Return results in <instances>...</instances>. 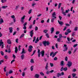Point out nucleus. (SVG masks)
<instances>
[{
  "label": "nucleus",
  "instance_id": "obj_1",
  "mask_svg": "<svg viewBox=\"0 0 78 78\" xmlns=\"http://www.w3.org/2000/svg\"><path fill=\"white\" fill-rule=\"evenodd\" d=\"M40 50H39V49H38V58H40V55H41V56L42 57H44V55L45 54V51H44V50H43L41 51V52L40 51Z\"/></svg>",
  "mask_w": 78,
  "mask_h": 78
},
{
  "label": "nucleus",
  "instance_id": "obj_2",
  "mask_svg": "<svg viewBox=\"0 0 78 78\" xmlns=\"http://www.w3.org/2000/svg\"><path fill=\"white\" fill-rule=\"evenodd\" d=\"M33 47L31 45H30L29 47V49H28V51L29 52H30L32 51V50H33Z\"/></svg>",
  "mask_w": 78,
  "mask_h": 78
},
{
  "label": "nucleus",
  "instance_id": "obj_3",
  "mask_svg": "<svg viewBox=\"0 0 78 78\" xmlns=\"http://www.w3.org/2000/svg\"><path fill=\"white\" fill-rule=\"evenodd\" d=\"M66 65L69 67H70L72 66V62H71V61H68V64H67Z\"/></svg>",
  "mask_w": 78,
  "mask_h": 78
},
{
  "label": "nucleus",
  "instance_id": "obj_4",
  "mask_svg": "<svg viewBox=\"0 0 78 78\" xmlns=\"http://www.w3.org/2000/svg\"><path fill=\"white\" fill-rule=\"evenodd\" d=\"M4 44H3V42H2V40H1L0 41V47L2 46V48H3V46Z\"/></svg>",
  "mask_w": 78,
  "mask_h": 78
},
{
  "label": "nucleus",
  "instance_id": "obj_5",
  "mask_svg": "<svg viewBox=\"0 0 78 78\" xmlns=\"http://www.w3.org/2000/svg\"><path fill=\"white\" fill-rule=\"evenodd\" d=\"M25 16L24 15L23 17L21 18V22H22V23H23L24 22L23 20H24V19H25Z\"/></svg>",
  "mask_w": 78,
  "mask_h": 78
},
{
  "label": "nucleus",
  "instance_id": "obj_6",
  "mask_svg": "<svg viewBox=\"0 0 78 78\" xmlns=\"http://www.w3.org/2000/svg\"><path fill=\"white\" fill-rule=\"evenodd\" d=\"M67 47V45L65 44L64 46H63V47H65V49H64L63 50L64 51H67V50L68 48Z\"/></svg>",
  "mask_w": 78,
  "mask_h": 78
},
{
  "label": "nucleus",
  "instance_id": "obj_7",
  "mask_svg": "<svg viewBox=\"0 0 78 78\" xmlns=\"http://www.w3.org/2000/svg\"><path fill=\"white\" fill-rule=\"evenodd\" d=\"M33 30H32L30 31V36L31 37H33V34H34V33H33Z\"/></svg>",
  "mask_w": 78,
  "mask_h": 78
},
{
  "label": "nucleus",
  "instance_id": "obj_8",
  "mask_svg": "<svg viewBox=\"0 0 78 78\" xmlns=\"http://www.w3.org/2000/svg\"><path fill=\"white\" fill-rule=\"evenodd\" d=\"M58 22L60 25H64V23H63L62 21H60L59 20H58Z\"/></svg>",
  "mask_w": 78,
  "mask_h": 78
},
{
  "label": "nucleus",
  "instance_id": "obj_9",
  "mask_svg": "<svg viewBox=\"0 0 78 78\" xmlns=\"http://www.w3.org/2000/svg\"><path fill=\"white\" fill-rule=\"evenodd\" d=\"M48 63H47L45 67V69L46 70H48Z\"/></svg>",
  "mask_w": 78,
  "mask_h": 78
},
{
  "label": "nucleus",
  "instance_id": "obj_10",
  "mask_svg": "<svg viewBox=\"0 0 78 78\" xmlns=\"http://www.w3.org/2000/svg\"><path fill=\"white\" fill-rule=\"evenodd\" d=\"M25 54V53H26V51H25V49H24V48H23L22 50V51L21 52V54Z\"/></svg>",
  "mask_w": 78,
  "mask_h": 78
},
{
  "label": "nucleus",
  "instance_id": "obj_11",
  "mask_svg": "<svg viewBox=\"0 0 78 78\" xmlns=\"http://www.w3.org/2000/svg\"><path fill=\"white\" fill-rule=\"evenodd\" d=\"M52 17H53L55 18V19H56V16H56V13L55 12H54L52 14Z\"/></svg>",
  "mask_w": 78,
  "mask_h": 78
},
{
  "label": "nucleus",
  "instance_id": "obj_12",
  "mask_svg": "<svg viewBox=\"0 0 78 78\" xmlns=\"http://www.w3.org/2000/svg\"><path fill=\"white\" fill-rule=\"evenodd\" d=\"M7 42V44H11V41L10 39H9L8 40Z\"/></svg>",
  "mask_w": 78,
  "mask_h": 78
},
{
  "label": "nucleus",
  "instance_id": "obj_13",
  "mask_svg": "<svg viewBox=\"0 0 78 78\" xmlns=\"http://www.w3.org/2000/svg\"><path fill=\"white\" fill-rule=\"evenodd\" d=\"M4 22V21L3 20V19L1 18L0 19V24H2V23Z\"/></svg>",
  "mask_w": 78,
  "mask_h": 78
},
{
  "label": "nucleus",
  "instance_id": "obj_14",
  "mask_svg": "<svg viewBox=\"0 0 78 78\" xmlns=\"http://www.w3.org/2000/svg\"><path fill=\"white\" fill-rule=\"evenodd\" d=\"M57 53H58V51L55 52L54 53H53L52 54V58H54V57H55V55H56Z\"/></svg>",
  "mask_w": 78,
  "mask_h": 78
},
{
  "label": "nucleus",
  "instance_id": "obj_15",
  "mask_svg": "<svg viewBox=\"0 0 78 78\" xmlns=\"http://www.w3.org/2000/svg\"><path fill=\"white\" fill-rule=\"evenodd\" d=\"M34 77L36 78H39V75L36 74L35 75Z\"/></svg>",
  "mask_w": 78,
  "mask_h": 78
},
{
  "label": "nucleus",
  "instance_id": "obj_16",
  "mask_svg": "<svg viewBox=\"0 0 78 78\" xmlns=\"http://www.w3.org/2000/svg\"><path fill=\"white\" fill-rule=\"evenodd\" d=\"M51 22H54V20H55L56 18H54V17H51Z\"/></svg>",
  "mask_w": 78,
  "mask_h": 78
},
{
  "label": "nucleus",
  "instance_id": "obj_17",
  "mask_svg": "<svg viewBox=\"0 0 78 78\" xmlns=\"http://www.w3.org/2000/svg\"><path fill=\"white\" fill-rule=\"evenodd\" d=\"M24 58H25V55L24 54H22L21 56V59H22L23 60V59H24Z\"/></svg>",
  "mask_w": 78,
  "mask_h": 78
},
{
  "label": "nucleus",
  "instance_id": "obj_18",
  "mask_svg": "<svg viewBox=\"0 0 78 78\" xmlns=\"http://www.w3.org/2000/svg\"><path fill=\"white\" fill-rule=\"evenodd\" d=\"M43 44L44 46L47 45V41H44L43 42Z\"/></svg>",
  "mask_w": 78,
  "mask_h": 78
},
{
  "label": "nucleus",
  "instance_id": "obj_19",
  "mask_svg": "<svg viewBox=\"0 0 78 78\" xmlns=\"http://www.w3.org/2000/svg\"><path fill=\"white\" fill-rule=\"evenodd\" d=\"M61 38H58L57 39V41L58 42H61Z\"/></svg>",
  "mask_w": 78,
  "mask_h": 78
},
{
  "label": "nucleus",
  "instance_id": "obj_20",
  "mask_svg": "<svg viewBox=\"0 0 78 78\" xmlns=\"http://www.w3.org/2000/svg\"><path fill=\"white\" fill-rule=\"evenodd\" d=\"M51 34H52L53 32H54V28L53 27H52L51 28Z\"/></svg>",
  "mask_w": 78,
  "mask_h": 78
},
{
  "label": "nucleus",
  "instance_id": "obj_21",
  "mask_svg": "<svg viewBox=\"0 0 78 78\" xmlns=\"http://www.w3.org/2000/svg\"><path fill=\"white\" fill-rule=\"evenodd\" d=\"M15 49V53H17V51H18V48H17V47H16Z\"/></svg>",
  "mask_w": 78,
  "mask_h": 78
},
{
  "label": "nucleus",
  "instance_id": "obj_22",
  "mask_svg": "<svg viewBox=\"0 0 78 78\" xmlns=\"http://www.w3.org/2000/svg\"><path fill=\"white\" fill-rule=\"evenodd\" d=\"M64 62L63 61H62L61 62L60 64L62 66H64Z\"/></svg>",
  "mask_w": 78,
  "mask_h": 78
},
{
  "label": "nucleus",
  "instance_id": "obj_23",
  "mask_svg": "<svg viewBox=\"0 0 78 78\" xmlns=\"http://www.w3.org/2000/svg\"><path fill=\"white\" fill-rule=\"evenodd\" d=\"M61 10L62 11V13H64V12H65V11H64V9H63V7L61 8Z\"/></svg>",
  "mask_w": 78,
  "mask_h": 78
},
{
  "label": "nucleus",
  "instance_id": "obj_24",
  "mask_svg": "<svg viewBox=\"0 0 78 78\" xmlns=\"http://www.w3.org/2000/svg\"><path fill=\"white\" fill-rule=\"evenodd\" d=\"M2 9H6V8H8V6L7 5L6 6H3L1 7Z\"/></svg>",
  "mask_w": 78,
  "mask_h": 78
},
{
  "label": "nucleus",
  "instance_id": "obj_25",
  "mask_svg": "<svg viewBox=\"0 0 78 78\" xmlns=\"http://www.w3.org/2000/svg\"><path fill=\"white\" fill-rule=\"evenodd\" d=\"M9 30H10V33H12V27H10L9 28Z\"/></svg>",
  "mask_w": 78,
  "mask_h": 78
},
{
  "label": "nucleus",
  "instance_id": "obj_26",
  "mask_svg": "<svg viewBox=\"0 0 78 78\" xmlns=\"http://www.w3.org/2000/svg\"><path fill=\"white\" fill-rule=\"evenodd\" d=\"M48 32V30H43V33L46 34Z\"/></svg>",
  "mask_w": 78,
  "mask_h": 78
},
{
  "label": "nucleus",
  "instance_id": "obj_27",
  "mask_svg": "<svg viewBox=\"0 0 78 78\" xmlns=\"http://www.w3.org/2000/svg\"><path fill=\"white\" fill-rule=\"evenodd\" d=\"M7 1V0H1V2L2 3H5Z\"/></svg>",
  "mask_w": 78,
  "mask_h": 78
},
{
  "label": "nucleus",
  "instance_id": "obj_28",
  "mask_svg": "<svg viewBox=\"0 0 78 78\" xmlns=\"http://www.w3.org/2000/svg\"><path fill=\"white\" fill-rule=\"evenodd\" d=\"M66 31L68 33H71V31H72L71 30H70V29H68Z\"/></svg>",
  "mask_w": 78,
  "mask_h": 78
},
{
  "label": "nucleus",
  "instance_id": "obj_29",
  "mask_svg": "<svg viewBox=\"0 0 78 78\" xmlns=\"http://www.w3.org/2000/svg\"><path fill=\"white\" fill-rule=\"evenodd\" d=\"M31 12H32V9H30L29 11V12H28L29 14H30L31 13Z\"/></svg>",
  "mask_w": 78,
  "mask_h": 78
},
{
  "label": "nucleus",
  "instance_id": "obj_30",
  "mask_svg": "<svg viewBox=\"0 0 78 78\" xmlns=\"http://www.w3.org/2000/svg\"><path fill=\"white\" fill-rule=\"evenodd\" d=\"M33 66H32L31 67H30V70L31 71V72H32V71H33Z\"/></svg>",
  "mask_w": 78,
  "mask_h": 78
},
{
  "label": "nucleus",
  "instance_id": "obj_31",
  "mask_svg": "<svg viewBox=\"0 0 78 78\" xmlns=\"http://www.w3.org/2000/svg\"><path fill=\"white\" fill-rule=\"evenodd\" d=\"M63 70H64V71H65V72L67 71V67L64 68H63Z\"/></svg>",
  "mask_w": 78,
  "mask_h": 78
},
{
  "label": "nucleus",
  "instance_id": "obj_32",
  "mask_svg": "<svg viewBox=\"0 0 78 78\" xmlns=\"http://www.w3.org/2000/svg\"><path fill=\"white\" fill-rule=\"evenodd\" d=\"M13 73V71H12V70H10L9 71V74H11V73Z\"/></svg>",
  "mask_w": 78,
  "mask_h": 78
},
{
  "label": "nucleus",
  "instance_id": "obj_33",
  "mask_svg": "<svg viewBox=\"0 0 78 78\" xmlns=\"http://www.w3.org/2000/svg\"><path fill=\"white\" fill-rule=\"evenodd\" d=\"M72 75L73 76V78H74V77H75L76 76V74L75 73H73L72 74Z\"/></svg>",
  "mask_w": 78,
  "mask_h": 78
},
{
  "label": "nucleus",
  "instance_id": "obj_34",
  "mask_svg": "<svg viewBox=\"0 0 78 78\" xmlns=\"http://www.w3.org/2000/svg\"><path fill=\"white\" fill-rule=\"evenodd\" d=\"M45 36L47 37V38H49V37H50L48 35V33H46L45 34Z\"/></svg>",
  "mask_w": 78,
  "mask_h": 78
},
{
  "label": "nucleus",
  "instance_id": "obj_35",
  "mask_svg": "<svg viewBox=\"0 0 78 78\" xmlns=\"http://www.w3.org/2000/svg\"><path fill=\"white\" fill-rule=\"evenodd\" d=\"M58 37H59V38H61V37H62V34H59L58 35Z\"/></svg>",
  "mask_w": 78,
  "mask_h": 78
},
{
  "label": "nucleus",
  "instance_id": "obj_36",
  "mask_svg": "<svg viewBox=\"0 0 78 78\" xmlns=\"http://www.w3.org/2000/svg\"><path fill=\"white\" fill-rule=\"evenodd\" d=\"M78 30V27H76L74 29V31H77Z\"/></svg>",
  "mask_w": 78,
  "mask_h": 78
},
{
  "label": "nucleus",
  "instance_id": "obj_37",
  "mask_svg": "<svg viewBox=\"0 0 78 78\" xmlns=\"http://www.w3.org/2000/svg\"><path fill=\"white\" fill-rule=\"evenodd\" d=\"M40 74L41 75H42V76H44V74L42 72H40Z\"/></svg>",
  "mask_w": 78,
  "mask_h": 78
},
{
  "label": "nucleus",
  "instance_id": "obj_38",
  "mask_svg": "<svg viewBox=\"0 0 78 78\" xmlns=\"http://www.w3.org/2000/svg\"><path fill=\"white\" fill-rule=\"evenodd\" d=\"M30 62L31 63H34V60L33 59H31L30 61Z\"/></svg>",
  "mask_w": 78,
  "mask_h": 78
},
{
  "label": "nucleus",
  "instance_id": "obj_39",
  "mask_svg": "<svg viewBox=\"0 0 78 78\" xmlns=\"http://www.w3.org/2000/svg\"><path fill=\"white\" fill-rule=\"evenodd\" d=\"M77 46H78V44H76L73 46V47L74 48H75V47H76Z\"/></svg>",
  "mask_w": 78,
  "mask_h": 78
},
{
  "label": "nucleus",
  "instance_id": "obj_40",
  "mask_svg": "<svg viewBox=\"0 0 78 78\" xmlns=\"http://www.w3.org/2000/svg\"><path fill=\"white\" fill-rule=\"evenodd\" d=\"M25 75V72H23L22 73V76H24Z\"/></svg>",
  "mask_w": 78,
  "mask_h": 78
},
{
  "label": "nucleus",
  "instance_id": "obj_41",
  "mask_svg": "<svg viewBox=\"0 0 78 78\" xmlns=\"http://www.w3.org/2000/svg\"><path fill=\"white\" fill-rule=\"evenodd\" d=\"M61 3H59L58 6V8L59 9L60 8H61Z\"/></svg>",
  "mask_w": 78,
  "mask_h": 78
},
{
  "label": "nucleus",
  "instance_id": "obj_42",
  "mask_svg": "<svg viewBox=\"0 0 78 78\" xmlns=\"http://www.w3.org/2000/svg\"><path fill=\"white\" fill-rule=\"evenodd\" d=\"M35 31H37V30H38V27H37L36 26L35 27Z\"/></svg>",
  "mask_w": 78,
  "mask_h": 78
},
{
  "label": "nucleus",
  "instance_id": "obj_43",
  "mask_svg": "<svg viewBox=\"0 0 78 78\" xmlns=\"http://www.w3.org/2000/svg\"><path fill=\"white\" fill-rule=\"evenodd\" d=\"M0 53L1 54V55H2V56H3V55H4V53H3V52L1 51Z\"/></svg>",
  "mask_w": 78,
  "mask_h": 78
},
{
  "label": "nucleus",
  "instance_id": "obj_44",
  "mask_svg": "<svg viewBox=\"0 0 78 78\" xmlns=\"http://www.w3.org/2000/svg\"><path fill=\"white\" fill-rule=\"evenodd\" d=\"M54 61H56L57 60H58V58L56 57H55L54 58Z\"/></svg>",
  "mask_w": 78,
  "mask_h": 78
},
{
  "label": "nucleus",
  "instance_id": "obj_45",
  "mask_svg": "<svg viewBox=\"0 0 78 78\" xmlns=\"http://www.w3.org/2000/svg\"><path fill=\"white\" fill-rule=\"evenodd\" d=\"M50 66H51V67H52L53 66H54V65L53 63H50Z\"/></svg>",
  "mask_w": 78,
  "mask_h": 78
},
{
  "label": "nucleus",
  "instance_id": "obj_46",
  "mask_svg": "<svg viewBox=\"0 0 78 78\" xmlns=\"http://www.w3.org/2000/svg\"><path fill=\"white\" fill-rule=\"evenodd\" d=\"M25 36V34H22L20 36V37L21 38Z\"/></svg>",
  "mask_w": 78,
  "mask_h": 78
},
{
  "label": "nucleus",
  "instance_id": "obj_47",
  "mask_svg": "<svg viewBox=\"0 0 78 78\" xmlns=\"http://www.w3.org/2000/svg\"><path fill=\"white\" fill-rule=\"evenodd\" d=\"M59 76H61V74L59 73H57V77H59Z\"/></svg>",
  "mask_w": 78,
  "mask_h": 78
},
{
  "label": "nucleus",
  "instance_id": "obj_48",
  "mask_svg": "<svg viewBox=\"0 0 78 78\" xmlns=\"http://www.w3.org/2000/svg\"><path fill=\"white\" fill-rule=\"evenodd\" d=\"M11 17L12 19H14L15 18V16H14V15H12L11 16Z\"/></svg>",
  "mask_w": 78,
  "mask_h": 78
},
{
  "label": "nucleus",
  "instance_id": "obj_49",
  "mask_svg": "<svg viewBox=\"0 0 78 78\" xmlns=\"http://www.w3.org/2000/svg\"><path fill=\"white\" fill-rule=\"evenodd\" d=\"M19 5H17L16 6V8H15V9L17 10L18 8H19Z\"/></svg>",
  "mask_w": 78,
  "mask_h": 78
},
{
  "label": "nucleus",
  "instance_id": "obj_50",
  "mask_svg": "<svg viewBox=\"0 0 78 78\" xmlns=\"http://www.w3.org/2000/svg\"><path fill=\"white\" fill-rule=\"evenodd\" d=\"M65 59L66 61H67V60H68V58H67V57H66Z\"/></svg>",
  "mask_w": 78,
  "mask_h": 78
},
{
  "label": "nucleus",
  "instance_id": "obj_51",
  "mask_svg": "<svg viewBox=\"0 0 78 78\" xmlns=\"http://www.w3.org/2000/svg\"><path fill=\"white\" fill-rule=\"evenodd\" d=\"M66 25L67 27H70V25L69 24H67V23H66Z\"/></svg>",
  "mask_w": 78,
  "mask_h": 78
},
{
  "label": "nucleus",
  "instance_id": "obj_52",
  "mask_svg": "<svg viewBox=\"0 0 78 78\" xmlns=\"http://www.w3.org/2000/svg\"><path fill=\"white\" fill-rule=\"evenodd\" d=\"M20 47H21V46H20V45H19V48H18V50L19 51H20V50L21 49Z\"/></svg>",
  "mask_w": 78,
  "mask_h": 78
},
{
  "label": "nucleus",
  "instance_id": "obj_53",
  "mask_svg": "<svg viewBox=\"0 0 78 78\" xmlns=\"http://www.w3.org/2000/svg\"><path fill=\"white\" fill-rule=\"evenodd\" d=\"M46 44L48 46L50 45V43H49L48 41H47Z\"/></svg>",
  "mask_w": 78,
  "mask_h": 78
},
{
  "label": "nucleus",
  "instance_id": "obj_54",
  "mask_svg": "<svg viewBox=\"0 0 78 78\" xmlns=\"http://www.w3.org/2000/svg\"><path fill=\"white\" fill-rule=\"evenodd\" d=\"M6 66H5L4 68V72H6Z\"/></svg>",
  "mask_w": 78,
  "mask_h": 78
},
{
  "label": "nucleus",
  "instance_id": "obj_55",
  "mask_svg": "<svg viewBox=\"0 0 78 78\" xmlns=\"http://www.w3.org/2000/svg\"><path fill=\"white\" fill-rule=\"evenodd\" d=\"M18 41H19V39L18 38L16 39V43H18Z\"/></svg>",
  "mask_w": 78,
  "mask_h": 78
},
{
  "label": "nucleus",
  "instance_id": "obj_56",
  "mask_svg": "<svg viewBox=\"0 0 78 78\" xmlns=\"http://www.w3.org/2000/svg\"><path fill=\"white\" fill-rule=\"evenodd\" d=\"M67 29V27H65L63 29V31H65V30H66V29Z\"/></svg>",
  "mask_w": 78,
  "mask_h": 78
},
{
  "label": "nucleus",
  "instance_id": "obj_57",
  "mask_svg": "<svg viewBox=\"0 0 78 78\" xmlns=\"http://www.w3.org/2000/svg\"><path fill=\"white\" fill-rule=\"evenodd\" d=\"M36 50H35L34 51V52H33V54L32 55V56H33V55H34V53H35L36 52Z\"/></svg>",
  "mask_w": 78,
  "mask_h": 78
},
{
  "label": "nucleus",
  "instance_id": "obj_58",
  "mask_svg": "<svg viewBox=\"0 0 78 78\" xmlns=\"http://www.w3.org/2000/svg\"><path fill=\"white\" fill-rule=\"evenodd\" d=\"M2 62H3V60H2L0 61V65L2 64Z\"/></svg>",
  "mask_w": 78,
  "mask_h": 78
},
{
  "label": "nucleus",
  "instance_id": "obj_59",
  "mask_svg": "<svg viewBox=\"0 0 78 78\" xmlns=\"http://www.w3.org/2000/svg\"><path fill=\"white\" fill-rule=\"evenodd\" d=\"M76 50H77V48H76L74 50V53H75V52H76Z\"/></svg>",
  "mask_w": 78,
  "mask_h": 78
},
{
  "label": "nucleus",
  "instance_id": "obj_60",
  "mask_svg": "<svg viewBox=\"0 0 78 78\" xmlns=\"http://www.w3.org/2000/svg\"><path fill=\"white\" fill-rule=\"evenodd\" d=\"M65 34L66 35H67V34H69V33H68L67 32H66L65 33Z\"/></svg>",
  "mask_w": 78,
  "mask_h": 78
},
{
  "label": "nucleus",
  "instance_id": "obj_61",
  "mask_svg": "<svg viewBox=\"0 0 78 78\" xmlns=\"http://www.w3.org/2000/svg\"><path fill=\"white\" fill-rule=\"evenodd\" d=\"M61 76V75H62V76H63L64 75V72H62L60 74Z\"/></svg>",
  "mask_w": 78,
  "mask_h": 78
},
{
  "label": "nucleus",
  "instance_id": "obj_62",
  "mask_svg": "<svg viewBox=\"0 0 78 78\" xmlns=\"http://www.w3.org/2000/svg\"><path fill=\"white\" fill-rule=\"evenodd\" d=\"M67 39L68 40V41L69 42H70V38L69 37H67Z\"/></svg>",
  "mask_w": 78,
  "mask_h": 78
},
{
  "label": "nucleus",
  "instance_id": "obj_63",
  "mask_svg": "<svg viewBox=\"0 0 78 78\" xmlns=\"http://www.w3.org/2000/svg\"><path fill=\"white\" fill-rule=\"evenodd\" d=\"M59 34V31H57L56 33V34L57 35V34Z\"/></svg>",
  "mask_w": 78,
  "mask_h": 78
},
{
  "label": "nucleus",
  "instance_id": "obj_64",
  "mask_svg": "<svg viewBox=\"0 0 78 78\" xmlns=\"http://www.w3.org/2000/svg\"><path fill=\"white\" fill-rule=\"evenodd\" d=\"M63 70V67H62V68H61L60 71H61V72H62Z\"/></svg>",
  "mask_w": 78,
  "mask_h": 78
}]
</instances>
